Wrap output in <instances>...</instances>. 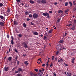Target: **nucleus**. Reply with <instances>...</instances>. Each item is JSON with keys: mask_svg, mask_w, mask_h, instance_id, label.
Returning <instances> with one entry per match:
<instances>
[{"mask_svg": "<svg viewBox=\"0 0 76 76\" xmlns=\"http://www.w3.org/2000/svg\"><path fill=\"white\" fill-rule=\"evenodd\" d=\"M25 14L26 15H27L28 14V11L25 12Z\"/></svg>", "mask_w": 76, "mask_h": 76, "instance_id": "nucleus-27", "label": "nucleus"}, {"mask_svg": "<svg viewBox=\"0 0 76 76\" xmlns=\"http://www.w3.org/2000/svg\"><path fill=\"white\" fill-rule=\"evenodd\" d=\"M58 53H59V51H57L56 53V55H58Z\"/></svg>", "mask_w": 76, "mask_h": 76, "instance_id": "nucleus-38", "label": "nucleus"}, {"mask_svg": "<svg viewBox=\"0 0 76 76\" xmlns=\"http://www.w3.org/2000/svg\"><path fill=\"white\" fill-rule=\"evenodd\" d=\"M37 2L38 3H41V0H39L37 1Z\"/></svg>", "mask_w": 76, "mask_h": 76, "instance_id": "nucleus-35", "label": "nucleus"}, {"mask_svg": "<svg viewBox=\"0 0 76 76\" xmlns=\"http://www.w3.org/2000/svg\"><path fill=\"white\" fill-rule=\"evenodd\" d=\"M17 64L19 65V61H18L17 62Z\"/></svg>", "mask_w": 76, "mask_h": 76, "instance_id": "nucleus-37", "label": "nucleus"}, {"mask_svg": "<svg viewBox=\"0 0 76 76\" xmlns=\"http://www.w3.org/2000/svg\"><path fill=\"white\" fill-rule=\"evenodd\" d=\"M67 33H65V36H66V35H67Z\"/></svg>", "mask_w": 76, "mask_h": 76, "instance_id": "nucleus-62", "label": "nucleus"}, {"mask_svg": "<svg viewBox=\"0 0 76 76\" xmlns=\"http://www.w3.org/2000/svg\"><path fill=\"white\" fill-rule=\"evenodd\" d=\"M24 47H25V48H29L28 47V46H27V44L25 43H24Z\"/></svg>", "mask_w": 76, "mask_h": 76, "instance_id": "nucleus-10", "label": "nucleus"}, {"mask_svg": "<svg viewBox=\"0 0 76 76\" xmlns=\"http://www.w3.org/2000/svg\"><path fill=\"white\" fill-rule=\"evenodd\" d=\"M67 76H71L72 75V73L71 72H67Z\"/></svg>", "mask_w": 76, "mask_h": 76, "instance_id": "nucleus-6", "label": "nucleus"}, {"mask_svg": "<svg viewBox=\"0 0 76 76\" xmlns=\"http://www.w3.org/2000/svg\"><path fill=\"white\" fill-rule=\"evenodd\" d=\"M7 12L9 14H10V8H8L7 10Z\"/></svg>", "mask_w": 76, "mask_h": 76, "instance_id": "nucleus-11", "label": "nucleus"}, {"mask_svg": "<svg viewBox=\"0 0 76 76\" xmlns=\"http://www.w3.org/2000/svg\"><path fill=\"white\" fill-rule=\"evenodd\" d=\"M15 31L17 32V33H19V31H18V29H15Z\"/></svg>", "mask_w": 76, "mask_h": 76, "instance_id": "nucleus-43", "label": "nucleus"}, {"mask_svg": "<svg viewBox=\"0 0 76 76\" xmlns=\"http://www.w3.org/2000/svg\"><path fill=\"white\" fill-rule=\"evenodd\" d=\"M41 3L43 4H45L47 3V1L45 0H43L41 1Z\"/></svg>", "mask_w": 76, "mask_h": 76, "instance_id": "nucleus-8", "label": "nucleus"}, {"mask_svg": "<svg viewBox=\"0 0 76 76\" xmlns=\"http://www.w3.org/2000/svg\"><path fill=\"white\" fill-rule=\"evenodd\" d=\"M10 49H11V48L10 47L9 49V52L8 53H10V51H10Z\"/></svg>", "mask_w": 76, "mask_h": 76, "instance_id": "nucleus-52", "label": "nucleus"}, {"mask_svg": "<svg viewBox=\"0 0 76 76\" xmlns=\"http://www.w3.org/2000/svg\"><path fill=\"white\" fill-rule=\"evenodd\" d=\"M29 2L31 4H34V1H32V0H30Z\"/></svg>", "mask_w": 76, "mask_h": 76, "instance_id": "nucleus-18", "label": "nucleus"}, {"mask_svg": "<svg viewBox=\"0 0 76 76\" xmlns=\"http://www.w3.org/2000/svg\"><path fill=\"white\" fill-rule=\"evenodd\" d=\"M14 50L15 52H16V53H18V50H16V48Z\"/></svg>", "mask_w": 76, "mask_h": 76, "instance_id": "nucleus-29", "label": "nucleus"}, {"mask_svg": "<svg viewBox=\"0 0 76 76\" xmlns=\"http://www.w3.org/2000/svg\"><path fill=\"white\" fill-rule=\"evenodd\" d=\"M69 4H70V7H72V6H73V4H72V2H69Z\"/></svg>", "mask_w": 76, "mask_h": 76, "instance_id": "nucleus-20", "label": "nucleus"}, {"mask_svg": "<svg viewBox=\"0 0 76 76\" xmlns=\"http://www.w3.org/2000/svg\"><path fill=\"white\" fill-rule=\"evenodd\" d=\"M18 37H22V34H19Z\"/></svg>", "mask_w": 76, "mask_h": 76, "instance_id": "nucleus-32", "label": "nucleus"}, {"mask_svg": "<svg viewBox=\"0 0 76 76\" xmlns=\"http://www.w3.org/2000/svg\"><path fill=\"white\" fill-rule=\"evenodd\" d=\"M11 38L12 40H11V44L12 45H13L14 44V42H13V40L14 39V38H13V37L12 36L11 37Z\"/></svg>", "mask_w": 76, "mask_h": 76, "instance_id": "nucleus-5", "label": "nucleus"}, {"mask_svg": "<svg viewBox=\"0 0 76 76\" xmlns=\"http://www.w3.org/2000/svg\"><path fill=\"white\" fill-rule=\"evenodd\" d=\"M34 70L35 72H37L38 71V69H34Z\"/></svg>", "mask_w": 76, "mask_h": 76, "instance_id": "nucleus-39", "label": "nucleus"}, {"mask_svg": "<svg viewBox=\"0 0 76 76\" xmlns=\"http://www.w3.org/2000/svg\"><path fill=\"white\" fill-rule=\"evenodd\" d=\"M56 48L58 51H61L63 49V45L58 44Z\"/></svg>", "mask_w": 76, "mask_h": 76, "instance_id": "nucleus-1", "label": "nucleus"}, {"mask_svg": "<svg viewBox=\"0 0 76 76\" xmlns=\"http://www.w3.org/2000/svg\"><path fill=\"white\" fill-rule=\"evenodd\" d=\"M53 74L54 75H53V76H56V73L54 72V73H53Z\"/></svg>", "mask_w": 76, "mask_h": 76, "instance_id": "nucleus-44", "label": "nucleus"}, {"mask_svg": "<svg viewBox=\"0 0 76 76\" xmlns=\"http://www.w3.org/2000/svg\"><path fill=\"white\" fill-rule=\"evenodd\" d=\"M52 60H54V56H52Z\"/></svg>", "mask_w": 76, "mask_h": 76, "instance_id": "nucleus-42", "label": "nucleus"}, {"mask_svg": "<svg viewBox=\"0 0 76 76\" xmlns=\"http://www.w3.org/2000/svg\"><path fill=\"white\" fill-rule=\"evenodd\" d=\"M55 4V5H57V2H55V3H54Z\"/></svg>", "mask_w": 76, "mask_h": 76, "instance_id": "nucleus-61", "label": "nucleus"}, {"mask_svg": "<svg viewBox=\"0 0 76 76\" xmlns=\"http://www.w3.org/2000/svg\"><path fill=\"white\" fill-rule=\"evenodd\" d=\"M17 76H20V74H18L17 75Z\"/></svg>", "mask_w": 76, "mask_h": 76, "instance_id": "nucleus-53", "label": "nucleus"}, {"mask_svg": "<svg viewBox=\"0 0 76 76\" xmlns=\"http://www.w3.org/2000/svg\"><path fill=\"white\" fill-rule=\"evenodd\" d=\"M43 39H44V40H46V36H44Z\"/></svg>", "mask_w": 76, "mask_h": 76, "instance_id": "nucleus-34", "label": "nucleus"}, {"mask_svg": "<svg viewBox=\"0 0 76 76\" xmlns=\"http://www.w3.org/2000/svg\"><path fill=\"white\" fill-rule=\"evenodd\" d=\"M18 15H15V17L16 18H18Z\"/></svg>", "mask_w": 76, "mask_h": 76, "instance_id": "nucleus-55", "label": "nucleus"}, {"mask_svg": "<svg viewBox=\"0 0 76 76\" xmlns=\"http://www.w3.org/2000/svg\"><path fill=\"white\" fill-rule=\"evenodd\" d=\"M29 18H31L32 16V15L31 14H30L29 16Z\"/></svg>", "mask_w": 76, "mask_h": 76, "instance_id": "nucleus-46", "label": "nucleus"}, {"mask_svg": "<svg viewBox=\"0 0 76 76\" xmlns=\"http://www.w3.org/2000/svg\"><path fill=\"white\" fill-rule=\"evenodd\" d=\"M60 21V18H59L58 19L57 22L58 23Z\"/></svg>", "mask_w": 76, "mask_h": 76, "instance_id": "nucleus-36", "label": "nucleus"}, {"mask_svg": "<svg viewBox=\"0 0 76 76\" xmlns=\"http://www.w3.org/2000/svg\"><path fill=\"white\" fill-rule=\"evenodd\" d=\"M31 25H34V23H32V22H31Z\"/></svg>", "mask_w": 76, "mask_h": 76, "instance_id": "nucleus-47", "label": "nucleus"}, {"mask_svg": "<svg viewBox=\"0 0 76 76\" xmlns=\"http://www.w3.org/2000/svg\"><path fill=\"white\" fill-rule=\"evenodd\" d=\"M49 31L50 34H51V33H52L53 31V29H51L50 30H49Z\"/></svg>", "mask_w": 76, "mask_h": 76, "instance_id": "nucleus-14", "label": "nucleus"}, {"mask_svg": "<svg viewBox=\"0 0 76 76\" xmlns=\"http://www.w3.org/2000/svg\"><path fill=\"white\" fill-rule=\"evenodd\" d=\"M64 64L65 66H68V65L66 64Z\"/></svg>", "mask_w": 76, "mask_h": 76, "instance_id": "nucleus-51", "label": "nucleus"}, {"mask_svg": "<svg viewBox=\"0 0 76 76\" xmlns=\"http://www.w3.org/2000/svg\"><path fill=\"white\" fill-rule=\"evenodd\" d=\"M25 6L26 7H29V5H28L27 4H26Z\"/></svg>", "mask_w": 76, "mask_h": 76, "instance_id": "nucleus-40", "label": "nucleus"}, {"mask_svg": "<svg viewBox=\"0 0 76 76\" xmlns=\"http://www.w3.org/2000/svg\"><path fill=\"white\" fill-rule=\"evenodd\" d=\"M23 56H24V57H25L26 56V54H23Z\"/></svg>", "mask_w": 76, "mask_h": 76, "instance_id": "nucleus-54", "label": "nucleus"}, {"mask_svg": "<svg viewBox=\"0 0 76 76\" xmlns=\"http://www.w3.org/2000/svg\"><path fill=\"white\" fill-rule=\"evenodd\" d=\"M69 10H70V9H68L64 11V12H65V13H67V12H69Z\"/></svg>", "mask_w": 76, "mask_h": 76, "instance_id": "nucleus-19", "label": "nucleus"}, {"mask_svg": "<svg viewBox=\"0 0 76 76\" xmlns=\"http://www.w3.org/2000/svg\"><path fill=\"white\" fill-rule=\"evenodd\" d=\"M43 15L44 16H47V18H50V15H49V14L47 12L44 13H43Z\"/></svg>", "mask_w": 76, "mask_h": 76, "instance_id": "nucleus-4", "label": "nucleus"}, {"mask_svg": "<svg viewBox=\"0 0 76 76\" xmlns=\"http://www.w3.org/2000/svg\"><path fill=\"white\" fill-rule=\"evenodd\" d=\"M18 24V22H17L15 20H14V25H17Z\"/></svg>", "mask_w": 76, "mask_h": 76, "instance_id": "nucleus-7", "label": "nucleus"}, {"mask_svg": "<svg viewBox=\"0 0 76 76\" xmlns=\"http://www.w3.org/2000/svg\"><path fill=\"white\" fill-rule=\"evenodd\" d=\"M33 34H34V35H38V33L36 31L33 32Z\"/></svg>", "mask_w": 76, "mask_h": 76, "instance_id": "nucleus-12", "label": "nucleus"}, {"mask_svg": "<svg viewBox=\"0 0 76 76\" xmlns=\"http://www.w3.org/2000/svg\"><path fill=\"white\" fill-rule=\"evenodd\" d=\"M20 72H19L18 70V71L15 72V73L16 74L18 73H20Z\"/></svg>", "mask_w": 76, "mask_h": 76, "instance_id": "nucleus-26", "label": "nucleus"}, {"mask_svg": "<svg viewBox=\"0 0 76 76\" xmlns=\"http://www.w3.org/2000/svg\"><path fill=\"white\" fill-rule=\"evenodd\" d=\"M26 20H27V21H29V20H30V19H29V18H28L26 19Z\"/></svg>", "mask_w": 76, "mask_h": 76, "instance_id": "nucleus-50", "label": "nucleus"}, {"mask_svg": "<svg viewBox=\"0 0 76 76\" xmlns=\"http://www.w3.org/2000/svg\"><path fill=\"white\" fill-rule=\"evenodd\" d=\"M7 66H6L4 68V71L5 72H7L9 70V67Z\"/></svg>", "mask_w": 76, "mask_h": 76, "instance_id": "nucleus-3", "label": "nucleus"}, {"mask_svg": "<svg viewBox=\"0 0 76 76\" xmlns=\"http://www.w3.org/2000/svg\"><path fill=\"white\" fill-rule=\"evenodd\" d=\"M37 74H34V75H33V76H37Z\"/></svg>", "mask_w": 76, "mask_h": 76, "instance_id": "nucleus-63", "label": "nucleus"}, {"mask_svg": "<svg viewBox=\"0 0 76 76\" xmlns=\"http://www.w3.org/2000/svg\"><path fill=\"white\" fill-rule=\"evenodd\" d=\"M58 13H61V10H60L58 12Z\"/></svg>", "mask_w": 76, "mask_h": 76, "instance_id": "nucleus-59", "label": "nucleus"}, {"mask_svg": "<svg viewBox=\"0 0 76 76\" xmlns=\"http://www.w3.org/2000/svg\"><path fill=\"white\" fill-rule=\"evenodd\" d=\"M0 25H1V26H4V23L2 22H1L0 23Z\"/></svg>", "mask_w": 76, "mask_h": 76, "instance_id": "nucleus-16", "label": "nucleus"}, {"mask_svg": "<svg viewBox=\"0 0 76 76\" xmlns=\"http://www.w3.org/2000/svg\"><path fill=\"white\" fill-rule=\"evenodd\" d=\"M33 18L34 19H37V18H38V15L37 13L34 14L33 15Z\"/></svg>", "mask_w": 76, "mask_h": 76, "instance_id": "nucleus-2", "label": "nucleus"}, {"mask_svg": "<svg viewBox=\"0 0 76 76\" xmlns=\"http://www.w3.org/2000/svg\"><path fill=\"white\" fill-rule=\"evenodd\" d=\"M16 1L17 3H18V2L21 3V2H20V0H16Z\"/></svg>", "mask_w": 76, "mask_h": 76, "instance_id": "nucleus-33", "label": "nucleus"}, {"mask_svg": "<svg viewBox=\"0 0 76 76\" xmlns=\"http://www.w3.org/2000/svg\"><path fill=\"white\" fill-rule=\"evenodd\" d=\"M59 42H60V43H63V42H64V41L63 40H60L59 41Z\"/></svg>", "mask_w": 76, "mask_h": 76, "instance_id": "nucleus-30", "label": "nucleus"}, {"mask_svg": "<svg viewBox=\"0 0 76 76\" xmlns=\"http://www.w3.org/2000/svg\"><path fill=\"white\" fill-rule=\"evenodd\" d=\"M12 71H14L15 70V68H14L13 69H12Z\"/></svg>", "mask_w": 76, "mask_h": 76, "instance_id": "nucleus-60", "label": "nucleus"}, {"mask_svg": "<svg viewBox=\"0 0 76 76\" xmlns=\"http://www.w3.org/2000/svg\"><path fill=\"white\" fill-rule=\"evenodd\" d=\"M24 64H26V65H28L29 64L28 63V61H25L24 62Z\"/></svg>", "mask_w": 76, "mask_h": 76, "instance_id": "nucleus-22", "label": "nucleus"}, {"mask_svg": "<svg viewBox=\"0 0 76 76\" xmlns=\"http://www.w3.org/2000/svg\"><path fill=\"white\" fill-rule=\"evenodd\" d=\"M74 23H76V20H74Z\"/></svg>", "mask_w": 76, "mask_h": 76, "instance_id": "nucleus-64", "label": "nucleus"}, {"mask_svg": "<svg viewBox=\"0 0 76 76\" xmlns=\"http://www.w3.org/2000/svg\"><path fill=\"white\" fill-rule=\"evenodd\" d=\"M53 66V63H51L50 65V67H52V66Z\"/></svg>", "mask_w": 76, "mask_h": 76, "instance_id": "nucleus-45", "label": "nucleus"}, {"mask_svg": "<svg viewBox=\"0 0 76 76\" xmlns=\"http://www.w3.org/2000/svg\"><path fill=\"white\" fill-rule=\"evenodd\" d=\"M2 6H4V5H3L2 3H0V7H1Z\"/></svg>", "mask_w": 76, "mask_h": 76, "instance_id": "nucleus-17", "label": "nucleus"}, {"mask_svg": "<svg viewBox=\"0 0 76 76\" xmlns=\"http://www.w3.org/2000/svg\"><path fill=\"white\" fill-rule=\"evenodd\" d=\"M43 73V72H39V76H42V75Z\"/></svg>", "mask_w": 76, "mask_h": 76, "instance_id": "nucleus-21", "label": "nucleus"}, {"mask_svg": "<svg viewBox=\"0 0 76 76\" xmlns=\"http://www.w3.org/2000/svg\"><path fill=\"white\" fill-rule=\"evenodd\" d=\"M75 60V58H72V59H71V62L72 63H73V64H74V60Z\"/></svg>", "mask_w": 76, "mask_h": 76, "instance_id": "nucleus-9", "label": "nucleus"}, {"mask_svg": "<svg viewBox=\"0 0 76 76\" xmlns=\"http://www.w3.org/2000/svg\"><path fill=\"white\" fill-rule=\"evenodd\" d=\"M73 10L74 12H76V8H75Z\"/></svg>", "mask_w": 76, "mask_h": 76, "instance_id": "nucleus-41", "label": "nucleus"}, {"mask_svg": "<svg viewBox=\"0 0 76 76\" xmlns=\"http://www.w3.org/2000/svg\"><path fill=\"white\" fill-rule=\"evenodd\" d=\"M23 26L24 27V28H25V27H26V24H25V23H23Z\"/></svg>", "mask_w": 76, "mask_h": 76, "instance_id": "nucleus-31", "label": "nucleus"}, {"mask_svg": "<svg viewBox=\"0 0 76 76\" xmlns=\"http://www.w3.org/2000/svg\"><path fill=\"white\" fill-rule=\"evenodd\" d=\"M49 13H52V11H49Z\"/></svg>", "mask_w": 76, "mask_h": 76, "instance_id": "nucleus-58", "label": "nucleus"}, {"mask_svg": "<svg viewBox=\"0 0 76 76\" xmlns=\"http://www.w3.org/2000/svg\"><path fill=\"white\" fill-rule=\"evenodd\" d=\"M7 37L8 38H9V35L7 34Z\"/></svg>", "mask_w": 76, "mask_h": 76, "instance_id": "nucleus-49", "label": "nucleus"}, {"mask_svg": "<svg viewBox=\"0 0 76 76\" xmlns=\"http://www.w3.org/2000/svg\"><path fill=\"white\" fill-rule=\"evenodd\" d=\"M63 50H66V48H64L63 47Z\"/></svg>", "mask_w": 76, "mask_h": 76, "instance_id": "nucleus-57", "label": "nucleus"}, {"mask_svg": "<svg viewBox=\"0 0 76 76\" xmlns=\"http://www.w3.org/2000/svg\"><path fill=\"white\" fill-rule=\"evenodd\" d=\"M30 74L31 76H34V73H33V72H31Z\"/></svg>", "mask_w": 76, "mask_h": 76, "instance_id": "nucleus-28", "label": "nucleus"}, {"mask_svg": "<svg viewBox=\"0 0 76 76\" xmlns=\"http://www.w3.org/2000/svg\"><path fill=\"white\" fill-rule=\"evenodd\" d=\"M0 18L1 19H2V20L4 19V17H3V16H2V15L0 16Z\"/></svg>", "mask_w": 76, "mask_h": 76, "instance_id": "nucleus-23", "label": "nucleus"}, {"mask_svg": "<svg viewBox=\"0 0 76 76\" xmlns=\"http://www.w3.org/2000/svg\"><path fill=\"white\" fill-rule=\"evenodd\" d=\"M42 66L43 67H44V66H45V64H43L42 65Z\"/></svg>", "mask_w": 76, "mask_h": 76, "instance_id": "nucleus-56", "label": "nucleus"}, {"mask_svg": "<svg viewBox=\"0 0 76 76\" xmlns=\"http://www.w3.org/2000/svg\"><path fill=\"white\" fill-rule=\"evenodd\" d=\"M60 61H61L62 62V61H63V59L62 58L60 59Z\"/></svg>", "mask_w": 76, "mask_h": 76, "instance_id": "nucleus-48", "label": "nucleus"}, {"mask_svg": "<svg viewBox=\"0 0 76 76\" xmlns=\"http://www.w3.org/2000/svg\"><path fill=\"white\" fill-rule=\"evenodd\" d=\"M18 70L19 72H20V71H22V68H18Z\"/></svg>", "mask_w": 76, "mask_h": 76, "instance_id": "nucleus-25", "label": "nucleus"}, {"mask_svg": "<svg viewBox=\"0 0 76 76\" xmlns=\"http://www.w3.org/2000/svg\"><path fill=\"white\" fill-rule=\"evenodd\" d=\"M75 26H73L71 28V29L72 31H74L75 30Z\"/></svg>", "mask_w": 76, "mask_h": 76, "instance_id": "nucleus-15", "label": "nucleus"}, {"mask_svg": "<svg viewBox=\"0 0 76 76\" xmlns=\"http://www.w3.org/2000/svg\"><path fill=\"white\" fill-rule=\"evenodd\" d=\"M12 59V57H9L8 58V60L9 61H11V60Z\"/></svg>", "mask_w": 76, "mask_h": 76, "instance_id": "nucleus-13", "label": "nucleus"}, {"mask_svg": "<svg viewBox=\"0 0 76 76\" xmlns=\"http://www.w3.org/2000/svg\"><path fill=\"white\" fill-rule=\"evenodd\" d=\"M65 6H67L68 4H69V3L68 2H66L65 4Z\"/></svg>", "mask_w": 76, "mask_h": 76, "instance_id": "nucleus-24", "label": "nucleus"}]
</instances>
